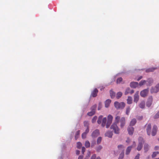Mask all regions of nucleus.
<instances>
[{"instance_id":"nucleus-16","label":"nucleus","mask_w":159,"mask_h":159,"mask_svg":"<svg viewBox=\"0 0 159 159\" xmlns=\"http://www.w3.org/2000/svg\"><path fill=\"white\" fill-rule=\"evenodd\" d=\"M157 69V67H152L149 68L146 70V72L147 73L152 72L154 71L156 69Z\"/></svg>"},{"instance_id":"nucleus-31","label":"nucleus","mask_w":159,"mask_h":159,"mask_svg":"<svg viewBox=\"0 0 159 159\" xmlns=\"http://www.w3.org/2000/svg\"><path fill=\"white\" fill-rule=\"evenodd\" d=\"M102 116H101V115L99 117L98 120L97 121L98 123V124H100L101 123V120H102Z\"/></svg>"},{"instance_id":"nucleus-9","label":"nucleus","mask_w":159,"mask_h":159,"mask_svg":"<svg viewBox=\"0 0 159 159\" xmlns=\"http://www.w3.org/2000/svg\"><path fill=\"white\" fill-rule=\"evenodd\" d=\"M99 134V130L98 129H97L93 132L91 134V136L93 138H95L98 136Z\"/></svg>"},{"instance_id":"nucleus-43","label":"nucleus","mask_w":159,"mask_h":159,"mask_svg":"<svg viewBox=\"0 0 159 159\" xmlns=\"http://www.w3.org/2000/svg\"><path fill=\"white\" fill-rule=\"evenodd\" d=\"M154 118H159V111L155 115Z\"/></svg>"},{"instance_id":"nucleus-13","label":"nucleus","mask_w":159,"mask_h":159,"mask_svg":"<svg viewBox=\"0 0 159 159\" xmlns=\"http://www.w3.org/2000/svg\"><path fill=\"white\" fill-rule=\"evenodd\" d=\"M128 131L129 135H132L134 132V128L133 127L130 126L128 129Z\"/></svg>"},{"instance_id":"nucleus-53","label":"nucleus","mask_w":159,"mask_h":159,"mask_svg":"<svg viewBox=\"0 0 159 159\" xmlns=\"http://www.w3.org/2000/svg\"><path fill=\"white\" fill-rule=\"evenodd\" d=\"M80 153V151L78 150H76V154L77 155L79 154Z\"/></svg>"},{"instance_id":"nucleus-4","label":"nucleus","mask_w":159,"mask_h":159,"mask_svg":"<svg viewBox=\"0 0 159 159\" xmlns=\"http://www.w3.org/2000/svg\"><path fill=\"white\" fill-rule=\"evenodd\" d=\"M96 107V105L93 106L91 108V111L88 113L87 115L89 116H92L94 115L95 113Z\"/></svg>"},{"instance_id":"nucleus-24","label":"nucleus","mask_w":159,"mask_h":159,"mask_svg":"<svg viewBox=\"0 0 159 159\" xmlns=\"http://www.w3.org/2000/svg\"><path fill=\"white\" fill-rule=\"evenodd\" d=\"M102 147L101 145H99L96 147V150L97 152H100V151L102 149Z\"/></svg>"},{"instance_id":"nucleus-15","label":"nucleus","mask_w":159,"mask_h":159,"mask_svg":"<svg viewBox=\"0 0 159 159\" xmlns=\"http://www.w3.org/2000/svg\"><path fill=\"white\" fill-rule=\"evenodd\" d=\"M149 145L147 143L144 144V150L145 152H147L148 151L149 149Z\"/></svg>"},{"instance_id":"nucleus-41","label":"nucleus","mask_w":159,"mask_h":159,"mask_svg":"<svg viewBox=\"0 0 159 159\" xmlns=\"http://www.w3.org/2000/svg\"><path fill=\"white\" fill-rule=\"evenodd\" d=\"M118 148L119 150H122L124 148V146L122 145H119L118 146Z\"/></svg>"},{"instance_id":"nucleus-64","label":"nucleus","mask_w":159,"mask_h":159,"mask_svg":"<svg viewBox=\"0 0 159 159\" xmlns=\"http://www.w3.org/2000/svg\"><path fill=\"white\" fill-rule=\"evenodd\" d=\"M158 140L159 141V138L158 139Z\"/></svg>"},{"instance_id":"nucleus-55","label":"nucleus","mask_w":159,"mask_h":159,"mask_svg":"<svg viewBox=\"0 0 159 159\" xmlns=\"http://www.w3.org/2000/svg\"><path fill=\"white\" fill-rule=\"evenodd\" d=\"M142 78V76H140L138 79L137 80L138 81L139 80Z\"/></svg>"},{"instance_id":"nucleus-18","label":"nucleus","mask_w":159,"mask_h":159,"mask_svg":"<svg viewBox=\"0 0 159 159\" xmlns=\"http://www.w3.org/2000/svg\"><path fill=\"white\" fill-rule=\"evenodd\" d=\"M111 100H106L105 101V107H108L111 103Z\"/></svg>"},{"instance_id":"nucleus-3","label":"nucleus","mask_w":159,"mask_h":159,"mask_svg":"<svg viewBox=\"0 0 159 159\" xmlns=\"http://www.w3.org/2000/svg\"><path fill=\"white\" fill-rule=\"evenodd\" d=\"M139 143L138 145V146L137 148V149L138 151H140L142 149L143 144L144 143V141L143 139L141 137H139Z\"/></svg>"},{"instance_id":"nucleus-45","label":"nucleus","mask_w":159,"mask_h":159,"mask_svg":"<svg viewBox=\"0 0 159 159\" xmlns=\"http://www.w3.org/2000/svg\"><path fill=\"white\" fill-rule=\"evenodd\" d=\"M96 143L95 141H93L91 143V147L93 148L95 144Z\"/></svg>"},{"instance_id":"nucleus-61","label":"nucleus","mask_w":159,"mask_h":159,"mask_svg":"<svg viewBox=\"0 0 159 159\" xmlns=\"http://www.w3.org/2000/svg\"><path fill=\"white\" fill-rule=\"evenodd\" d=\"M126 142L127 143L129 142V141L128 140L126 141Z\"/></svg>"},{"instance_id":"nucleus-12","label":"nucleus","mask_w":159,"mask_h":159,"mask_svg":"<svg viewBox=\"0 0 159 159\" xmlns=\"http://www.w3.org/2000/svg\"><path fill=\"white\" fill-rule=\"evenodd\" d=\"M98 92V90L96 89H95L91 92V96L93 97H96Z\"/></svg>"},{"instance_id":"nucleus-46","label":"nucleus","mask_w":159,"mask_h":159,"mask_svg":"<svg viewBox=\"0 0 159 159\" xmlns=\"http://www.w3.org/2000/svg\"><path fill=\"white\" fill-rule=\"evenodd\" d=\"M140 156V154L138 153L135 156L134 159H139Z\"/></svg>"},{"instance_id":"nucleus-37","label":"nucleus","mask_w":159,"mask_h":159,"mask_svg":"<svg viewBox=\"0 0 159 159\" xmlns=\"http://www.w3.org/2000/svg\"><path fill=\"white\" fill-rule=\"evenodd\" d=\"M130 109L129 107H128L126 109V114L127 115H128L129 113Z\"/></svg>"},{"instance_id":"nucleus-10","label":"nucleus","mask_w":159,"mask_h":159,"mask_svg":"<svg viewBox=\"0 0 159 159\" xmlns=\"http://www.w3.org/2000/svg\"><path fill=\"white\" fill-rule=\"evenodd\" d=\"M130 86L132 88H135L138 87L139 84L137 82H132L130 83Z\"/></svg>"},{"instance_id":"nucleus-20","label":"nucleus","mask_w":159,"mask_h":159,"mask_svg":"<svg viewBox=\"0 0 159 159\" xmlns=\"http://www.w3.org/2000/svg\"><path fill=\"white\" fill-rule=\"evenodd\" d=\"M132 148V146H130L127 148L126 149V155H128L129 153L131 150Z\"/></svg>"},{"instance_id":"nucleus-25","label":"nucleus","mask_w":159,"mask_h":159,"mask_svg":"<svg viewBox=\"0 0 159 159\" xmlns=\"http://www.w3.org/2000/svg\"><path fill=\"white\" fill-rule=\"evenodd\" d=\"M152 102V100H148L146 102V106L148 107H149L151 106Z\"/></svg>"},{"instance_id":"nucleus-7","label":"nucleus","mask_w":159,"mask_h":159,"mask_svg":"<svg viewBox=\"0 0 159 159\" xmlns=\"http://www.w3.org/2000/svg\"><path fill=\"white\" fill-rule=\"evenodd\" d=\"M145 127L146 128V130L147 132V134L149 136L151 134V125L150 123L147 124Z\"/></svg>"},{"instance_id":"nucleus-17","label":"nucleus","mask_w":159,"mask_h":159,"mask_svg":"<svg viewBox=\"0 0 159 159\" xmlns=\"http://www.w3.org/2000/svg\"><path fill=\"white\" fill-rule=\"evenodd\" d=\"M125 119L124 117H122L120 120V121L121 122L120 124V126L121 128H122L124 127L125 125Z\"/></svg>"},{"instance_id":"nucleus-63","label":"nucleus","mask_w":159,"mask_h":159,"mask_svg":"<svg viewBox=\"0 0 159 159\" xmlns=\"http://www.w3.org/2000/svg\"><path fill=\"white\" fill-rule=\"evenodd\" d=\"M159 159V157L157 158H155V159Z\"/></svg>"},{"instance_id":"nucleus-28","label":"nucleus","mask_w":159,"mask_h":159,"mask_svg":"<svg viewBox=\"0 0 159 159\" xmlns=\"http://www.w3.org/2000/svg\"><path fill=\"white\" fill-rule=\"evenodd\" d=\"M122 93L121 92H119L117 93L116 94V98L117 99L120 98V97L122 96Z\"/></svg>"},{"instance_id":"nucleus-27","label":"nucleus","mask_w":159,"mask_h":159,"mask_svg":"<svg viewBox=\"0 0 159 159\" xmlns=\"http://www.w3.org/2000/svg\"><path fill=\"white\" fill-rule=\"evenodd\" d=\"M80 131L79 130L77 131L76 132L75 135V139L76 140L79 137L80 135Z\"/></svg>"},{"instance_id":"nucleus-47","label":"nucleus","mask_w":159,"mask_h":159,"mask_svg":"<svg viewBox=\"0 0 159 159\" xmlns=\"http://www.w3.org/2000/svg\"><path fill=\"white\" fill-rule=\"evenodd\" d=\"M102 106L101 104V103H99L98 107V110H100L102 108Z\"/></svg>"},{"instance_id":"nucleus-32","label":"nucleus","mask_w":159,"mask_h":159,"mask_svg":"<svg viewBox=\"0 0 159 159\" xmlns=\"http://www.w3.org/2000/svg\"><path fill=\"white\" fill-rule=\"evenodd\" d=\"M85 146L87 148H89L90 146V143L89 141H87L85 142Z\"/></svg>"},{"instance_id":"nucleus-59","label":"nucleus","mask_w":159,"mask_h":159,"mask_svg":"<svg viewBox=\"0 0 159 159\" xmlns=\"http://www.w3.org/2000/svg\"><path fill=\"white\" fill-rule=\"evenodd\" d=\"M138 100H134V102H135L136 103H137L138 102Z\"/></svg>"},{"instance_id":"nucleus-23","label":"nucleus","mask_w":159,"mask_h":159,"mask_svg":"<svg viewBox=\"0 0 159 159\" xmlns=\"http://www.w3.org/2000/svg\"><path fill=\"white\" fill-rule=\"evenodd\" d=\"M139 92H136L134 96V99H138L139 98Z\"/></svg>"},{"instance_id":"nucleus-36","label":"nucleus","mask_w":159,"mask_h":159,"mask_svg":"<svg viewBox=\"0 0 159 159\" xmlns=\"http://www.w3.org/2000/svg\"><path fill=\"white\" fill-rule=\"evenodd\" d=\"M124 152H122L120 154L118 159H122L124 157Z\"/></svg>"},{"instance_id":"nucleus-44","label":"nucleus","mask_w":159,"mask_h":159,"mask_svg":"<svg viewBox=\"0 0 159 159\" xmlns=\"http://www.w3.org/2000/svg\"><path fill=\"white\" fill-rule=\"evenodd\" d=\"M96 155L95 154H93L91 156V159H96Z\"/></svg>"},{"instance_id":"nucleus-2","label":"nucleus","mask_w":159,"mask_h":159,"mask_svg":"<svg viewBox=\"0 0 159 159\" xmlns=\"http://www.w3.org/2000/svg\"><path fill=\"white\" fill-rule=\"evenodd\" d=\"M114 106L117 109H121L125 107V104L123 102H119L116 101L114 103Z\"/></svg>"},{"instance_id":"nucleus-39","label":"nucleus","mask_w":159,"mask_h":159,"mask_svg":"<svg viewBox=\"0 0 159 159\" xmlns=\"http://www.w3.org/2000/svg\"><path fill=\"white\" fill-rule=\"evenodd\" d=\"M130 91V89L129 88H127L125 92V94L127 95L128 93H129Z\"/></svg>"},{"instance_id":"nucleus-49","label":"nucleus","mask_w":159,"mask_h":159,"mask_svg":"<svg viewBox=\"0 0 159 159\" xmlns=\"http://www.w3.org/2000/svg\"><path fill=\"white\" fill-rule=\"evenodd\" d=\"M89 127H87V128L85 132H84L85 133H86V134H87L89 131Z\"/></svg>"},{"instance_id":"nucleus-11","label":"nucleus","mask_w":159,"mask_h":159,"mask_svg":"<svg viewBox=\"0 0 159 159\" xmlns=\"http://www.w3.org/2000/svg\"><path fill=\"white\" fill-rule=\"evenodd\" d=\"M157 127L156 125H154L152 130V131L151 133L152 135V136H154L156 134L157 131Z\"/></svg>"},{"instance_id":"nucleus-1","label":"nucleus","mask_w":159,"mask_h":159,"mask_svg":"<svg viewBox=\"0 0 159 159\" xmlns=\"http://www.w3.org/2000/svg\"><path fill=\"white\" fill-rule=\"evenodd\" d=\"M120 119V116H117L115 118V121L114 123L111 125V128L113 129L114 133L116 134H118L120 133V129L118 127L117 124L119 122Z\"/></svg>"},{"instance_id":"nucleus-19","label":"nucleus","mask_w":159,"mask_h":159,"mask_svg":"<svg viewBox=\"0 0 159 159\" xmlns=\"http://www.w3.org/2000/svg\"><path fill=\"white\" fill-rule=\"evenodd\" d=\"M136 120L135 118L133 119L130 122V126H133L136 124Z\"/></svg>"},{"instance_id":"nucleus-62","label":"nucleus","mask_w":159,"mask_h":159,"mask_svg":"<svg viewBox=\"0 0 159 159\" xmlns=\"http://www.w3.org/2000/svg\"><path fill=\"white\" fill-rule=\"evenodd\" d=\"M149 82H150V83H151V82H152V81L150 80V81H149Z\"/></svg>"},{"instance_id":"nucleus-50","label":"nucleus","mask_w":159,"mask_h":159,"mask_svg":"<svg viewBox=\"0 0 159 159\" xmlns=\"http://www.w3.org/2000/svg\"><path fill=\"white\" fill-rule=\"evenodd\" d=\"M127 103L128 104H131L132 102V100H127Z\"/></svg>"},{"instance_id":"nucleus-56","label":"nucleus","mask_w":159,"mask_h":159,"mask_svg":"<svg viewBox=\"0 0 159 159\" xmlns=\"http://www.w3.org/2000/svg\"><path fill=\"white\" fill-rule=\"evenodd\" d=\"M135 145H136L135 142H134L133 143V145L132 146V147H135Z\"/></svg>"},{"instance_id":"nucleus-5","label":"nucleus","mask_w":159,"mask_h":159,"mask_svg":"<svg viewBox=\"0 0 159 159\" xmlns=\"http://www.w3.org/2000/svg\"><path fill=\"white\" fill-rule=\"evenodd\" d=\"M149 92V89H144L141 91L140 93V96L143 97L147 96Z\"/></svg>"},{"instance_id":"nucleus-51","label":"nucleus","mask_w":159,"mask_h":159,"mask_svg":"<svg viewBox=\"0 0 159 159\" xmlns=\"http://www.w3.org/2000/svg\"><path fill=\"white\" fill-rule=\"evenodd\" d=\"M83 155H80V156L78 159H83Z\"/></svg>"},{"instance_id":"nucleus-6","label":"nucleus","mask_w":159,"mask_h":159,"mask_svg":"<svg viewBox=\"0 0 159 159\" xmlns=\"http://www.w3.org/2000/svg\"><path fill=\"white\" fill-rule=\"evenodd\" d=\"M112 116L110 115H109L107 116V121L106 124V128H108L110 126L112 122Z\"/></svg>"},{"instance_id":"nucleus-30","label":"nucleus","mask_w":159,"mask_h":159,"mask_svg":"<svg viewBox=\"0 0 159 159\" xmlns=\"http://www.w3.org/2000/svg\"><path fill=\"white\" fill-rule=\"evenodd\" d=\"M159 153V152H153L152 156V158H153L155 157Z\"/></svg>"},{"instance_id":"nucleus-54","label":"nucleus","mask_w":159,"mask_h":159,"mask_svg":"<svg viewBox=\"0 0 159 159\" xmlns=\"http://www.w3.org/2000/svg\"><path fill=\"white\" fill-rule=\"evenodd\" d=\"M134 90H131L130 89V91L129 93H130L131 94H132L133 93H134Z\"/></svg>"},{"instance_id":"nucleus-22","label":"nucleus","mask_w":159,"mask_h":159,"mask_svg":"<svg viewBox=\"0 0 159 159\" xmlns=\"http://www.w3.org/2000/svg\"><path fill=\"white\" fill-rule=\"evenodd\" d=\"M110 95L111 98L113 99L115 96L116 93L112 90H111L110 92Z\"/></svg>"},{"instance_id":"nucleus-52","label":"nucleus","mask_w":159,"mask_h":159,"mask_svg":"<svg viewBox=\"0 0 159 159\" xmlns=\"http://www.w3.org/2000/svg\"><path fill=\"white\" fill-rule=\"evenodd\" d=\"M159 147L158 146H156L154 148L155 150H157L158 149Z\"/></svg>"},{"instance_id":"nucleus-57","label":"nucleus","mask_w":159,"mask_h":159,"mask_svg":"<svg viewBox=\"0 0 159 159\" xmlns=\"http://www.w3.org/2000/svg\"><path fill=\"white\" fill-rule=\"evenodd\" d=\"M142 118H143V117L142 116H139L138 118V119L139 120H141L142 119Z\"/></svg>"},{"instance_id":"nucleus-38","label":"nucleus","mask_w":159,"mask_h":159,"mask_svg":"<svg viewBox=\"0 0 159 159\" xmlns=\"http://www.w3.org/2000/svg\"><path fill=\"white\" fill-rule=\"evenodd\" d=\"M97 119V117L96 116H94L92 119V123H94Z\"/></svg>"},{"instance_id":"nucleus-8","label":"nucleus","mask_w":159,"mask_h":159,"mask_svg":"<svg viewBox=\"0 0 159 159\" xmlns=\"http://www.w3.org/2000/svg\"><path fill=\"white\" fill-rule=\"evenodd\" d=\"M159 90V84H157L155 87H152L150 91L152 93H157Z\"/></svg>"},{"instance_id":"nucleus-14","label":"nucleus","mask_w":159,"mask_h":159,"mask_svg":"<svg viewBox=\"0 0 159 159\" xmlns=\"http://www.w3.org/2000/svg\"><path fill=\"white\" fill-rule=\"evenodd\" d=\"M113 135V133L112 131H107L105 134V136L109 138H111Z\"/></svg>"},{"instance_id":"nucleus-48","label":"nucleus","mask_w":159,"mask_h":159,"mask_svg":"<svg viewBox=\"0 0 159 159\" xmlns=\"http://www.w3.org/2000/svg\"><path fill=\"white\" fill-rule=\"evenodd\" d=\"M85 150V148L84 147H82V153L83 154Z\"/></svg>"},{"instance_id":"nucleus-33","label":"nucleus","mask_w":159,"mask_h":159,"mask_svg":"<svg viewBox=\"0 0 159 159\" xmlns=\"http://www.w3.org/2000/svg\"><path fill=\"white\" fill-rule=\"evenodd\" d=\"M122 80V78L121 77L119 78L116 80L117 84H120Z\"/></svg>"},{"instance_id":"nucleus-60","label":"nucleus","mask_w":159,"mask_h":159,"mask_svg":"<svg viewBox=\"0 0 159 159\" xmlns=\"http://www.w3.org/2000/svg\"><path fill=\"white\" fill-rule=\"evenodd\" d=\"M96 159H101L100 157H97Z\"/></svg>"},{"instance_id":"nucleus-42","label":"nucleus","mask_w":159,"mask_h":159,"mask_svg":"<svg viewBox=\"0 0 159 159\" xmlns=\"http://www.w3.org/2000/svg\"><path fill=\"white\" fill-rule=\"evenodd\" d=\"M87 134L84 132L83 133L82 135V138L84 139L86 138Z\"/></svg>"},{"instance_id":"nucleus-34","label":"nucleus","mask_w":159,"mask_h":159,"mask_svg":"<svg viewBox=\"0 0 159 159\" xmlns=\"http://www.w3.org/2000/svg\"><path fill=\"white\" fill-rule=\"evenodd\" d=\"M146 82V81L145 80H142L139 83V85L141 86L144 84Z\"/></svg>"},{"instance_id":"nucleus-29","label":"nucleus","mask_w":159,"mask_h":159,"mask_svg":"<svg viewBox=\"0 0 159 159\" xmlns=\"http://www.w3.org/2000/svg\"><path fill=\"white\" fill-rule=\"evenodd\" d=\"M84 125L85 127H89V123L88 121H85L84 122Z\"/></svg>"},{"instance_id":"nucleus-21","label":"nucleus","mask_w":159,"mask_h":159,"mask_svg":"<svg viewBox=\"0 0 159 159\" xmlns=\"http://www.w3.org/2000/svg\"><path fill=\"white\" fill-rule=\"evenodd\" d=\"M107 122V118L106 117L104 118L102 120V127L105 126Z\"/></svg>"},{"instance_id":"nucleus-58","label":"nucleus","mask_w":159,"mask_h":159,"mask_svg":"<svg viewBox=\"0 0 159 159\" xmlns=\"http://www.w3.org/2000/svg\"><path fill=\"white\" fill-rule=\"evenodd\" d=\"M132 98L131 97H128V98L127 99H131Z\"/></svg>"},{"instance_id":"nucleus-26","label":"nucleus","mask_w":159,"mask_h":159,"mask_svg":"<svg viewBox=\"0 0 159 159\" xmlns=\"http://www.w3.org/2000/svg\"><path fill=\"white\" fill-rule=\"evenodd\" d=\"M139 107L141 108H143L145 107V102L144 101H142L139 104Z\"/></svg>"},{"instance_id":"nucleus-40","label":"nucleus","mask_w":159,"mask_h":159,"mask_svg":"<svg viewBox=\"0 0 159 159\" xmlns=\"http://www.w3.org/2000/svg\"><path fill=\"white\" fill-rule=\"evenodd\" d=\"M81 146H82V144L80 142H78L77 143V147L78 148H81Z\"/></svg>"},{"instance_id":"nucleus-35","label":"nucleus","mask_w":159,"mask_h":159,"mask_svg":"<svg viewBox=\"0 0 159 159\" xmlns=\"http://www.w3.org/2000/svg\"><path fill=\"white\" fill-rule=\"evenodd\" d=\"M102 141V138L100 137H98V138L97 139V143L98 144H99L101 142V141Z\"/></svg>"}]
</instances>
